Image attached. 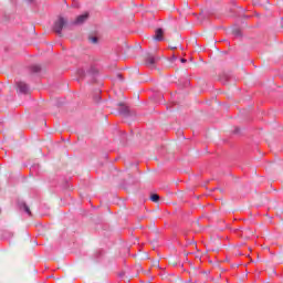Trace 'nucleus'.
Returning <instances> with one entry per match:
<instances>
[{
	"label": "nucleus",
	"instance_id": "12",
	"mask_svg": "<svg viewBox=\"0 0 283 283\" xmlns=\"http://www.w3.org/2000/svg\"><path fill=\"white\" fill-rule=\"evenodd\" d=\"M181 63H187V59H181Z\"/></svg>",
	"mask_w": 283,
	"mask_h": 283
},
{
	"label": "nucleus",
	"instance_id": "11",
	"mask_svg": "<svg viewBox=\"0 0 283 283\" xmlns=\"http://www.w3.org/2000/svg\"><path fill=\"white\" fill-rule=\"evenodd\" d=\"M77 74H78V76H84L85 71H83V69H80V70H77Z\"/></svg>",
	"mask_w": 283,
	"mask_h": 283
},
{
	"label": "nucleus",
	"instance_id": "5",
	"mask_svg": "<svg viewBox=\"0 0 283 283\" xmlns=\"http://www.w3.org/2000/svg\"><path fill=\"white\" fill-rule=\"evenodd\" d=\"M164 34L165 32L163 31V29H157L154 36L155 41H163L165 39Z\"/></svg>",
	"mask_w": 283,
	"mask_h": 283
},
{
	"label": "nucleus",
	"instance_id": "4",
	"mask_svg": "<svg viewBox=\"0 0 283 283\" xmlns=\"http://www.w3.org/2000/svg\"><path fill=\"white\" fill-rule=\"evenodd\" d=\"M146 65L147 67H150L153 70V67H155L156 65V57H154L153 55H147Z\"/></svg>",
	"mask_w": 283,
	"mask_h": 283
},
{
	"label": "nucleus",
	"instance_id": "13",
	"mask_svg": "<svg viewBox=\"0 0 283 283\" xmlns=\"http://www.w3.org/2000/svg\"><path fill=\"white\" fill-rule=\"evenodd\" d=\"M176 59H177V57H176L175 55H172V59H171V61H176Z\"/></svg>",
	"mask_w": 283,
	"mask_h": 283
},
{
	"label": "nucleus",
	"instance_id": "1",
	"mask_svg": "<svg viewBox=\"0 0 283 283\" xmlns=\"http://www.w3.org/2000/svg\"><path fill=\"white\" fill-rule=\"evenodd\" d=\"M65 25H67V20H65V18H63V17H60L53 25L54 33L61 34V32H62L63 28H65Z\"/></svg>",
	"mask_w": 283,
	"mask_h": 283
},
{
	"label": "nucleus",
	"instance_id": "8",
	"mask_svg": "<svg viewBox=\"0 0 283 283\" xmlns=\"http://www.w3.org/2000/svg\"><path fill=\"white\" fill-rule=\"evenodd\" d=\"M31 72H34V73L41 72V66L40 65H32L31 66Z\"/></svg>",
	"mask_w": 283,
	"mask_h": 283
},
{
	"label": "nucleus",
	"instance_id": "6",
	"mask_svg": "<svg viewBox=\"0 0 283 283\" xmlns=\"http://www.w3.org/2000/svg\"><path fill=\"white\" fill-rule=\"evenodd\" d=\"M119 113L124 114V116H126V114H129V108L125 105H120L119 106Z\"/></svg>",
	"mask_w": 283,
	"mask_h": 283
},
{
	"label": "nucleus",
	"instance_id": "7",
	"mask_svg": "<svg viewBox=\"0 0 283 283\" xmlns=\"http://www.w3.org/2000/svg\"><path fill=\"white\" fill-rule=\"evenodd\" d=\"M22 209L25 211V213H28V216H32V211H30V207H28V205L22 203Z\"/></svg>",
	"mask_w": 283,
	"mask_h": 283
},
{
	"label": "nucleus",
	"instance_id": "3",
	"mask_svg": "<svg viewBox=\"0 0 283 283\" xmlns=\"http://www.w3.org/2000/svg\"><path fill=\"white\" fill-rule=\"evenodd\" d=\"M17 87L21 94H28L30 92V87L24 82H18Z\"/></svg>",
	"mask_w": 283,
	"mask_h": 283
},
{
	"label": "nucleus",
	"instance_id": "2",
	"mask_svg": "<svg viewBox=\"0 0 283 283\" xmlns=\"http://www.w3.org/2000/svg\"><path fill=\"white\" fill-rule=\"evenodd\" d=\"M87 19H90V13H83L78 15L73 23L74 25H83V23L87 21Z\"/></svg>",
	"mask_w": 283,
	"mask_h": 283
},
{
	"label": "nucleus",
	"instance_id": "9",
	"mask_svg": "<svg viewBox=\"0 0 283 283\" xmlns=\"http://www.w3.org/2000/svg\"><path fill=\"white\" fill-rule=\"evenodd\" d=\"M150 200H151L153 202H158V201L160 200V196H158V195H151V196H150Z\"/></svg>",
	"mask_w": 283,
	"mask_h": 283
},
{
	"label": "nucleus",
	"instance_id": "14",
	"mask_svg": "<svg viewBox=\"0 0 283 283\" xmlns=\"http://www.w3.org/2000/svg\"><path fill=\"white\" fill-rule=\"evenodd\" d=\"M29 3H32V1H34V0H27Z\"/></svg>",
	"mask_w": 283,
	"mask_h": 283
},
{
	"label": "nucleus",
	"instance_id": "10",
	"mask_svg": "<svg viewBox=\"0 0 283 283\" xmlns=\"http://www.w3.org/2000/svg\"><path fill=\"white\" fill-rule=\"evenodd\" d=\"M90 41H91V43H98V38H96V36H91V38H90Z\"/></svg>",
	"mask_w": 283,
	"mask_h": 283
}]
</instances>
